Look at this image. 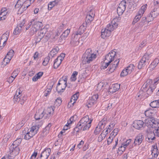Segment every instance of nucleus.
<instances>
[{"instance_id": "9b49d317", "label": "nucleus", "mask_w": 159, "mask_h": 159, "mask_svg": "<svg viewBox=\"0 0 159 159\" xmlns=\"http://www.w3.org/2000/svg\"><path fill=\"white\" fill-rule=\"evenodd\" d=\"M116 19L114 18L107 26L106 28L111 32L116 29L118 25V24L116 23Z\"/></svg>"}, {"instance_id": "20e7f679", "label": "nucleus", "mask_w": 159, "mask_h": 159, "mask_svg": "<svg viewBox=\"0 0 159 159\" xmlns=\"http://www.w3.org/2000/svg\"><path fill=\"white\" fill-rule=\"evenodd\" d=\"M149 59V54L147 53H145L139 62L138 65V69H141L144 67L146 65L148 64Z\"/></svg>"}, {"instance_id": "09e8293b", "label": "nucleus", "mask_w": 159, "mask_h": 159, "mask_svg": "<svg viewBox=\"0 0 159 159\" xmlns=\"http://www.w3.org/2000/svg\"><path fill=\"white\" fill-rule=\"evenodd\" d=\"M58 84V85H62V86L65 85L66 87V86H68L66 82H65V81L63 80V78L60 79Z\"/></svg>"}, {"instance_id": "473e14b6", "label": "nucleus", "mask_w": 159, "mask_h": 159, "mask_svg": "<svg viewBox=\"0 0 159 159\" xmlns=\"http://www.w3.org/2000/svg\"><path fill=\"white\" fill-rule=\"evenodd\" d=\"M159 63V57H157L155 59L154 61L151 63L150 65V67L152 68H155Z\"/></svg>"}, {"instance_id": "c85d7f7f", "label": "nucleus", "mask_w": 159, "mask_h": 159, "mask_svg": "<svg viewBox=\"0 0 159 159\" xmlns=\"http://www.w3.org/2000/svg\"><path fill=\"white\" fill-rule=\"evenodd\" d=\"M152 117L148 118L145 120L144 123L145 126H147L149 128H151Z\"/></svg>"}, {"instance_id": "5701e85b", "label": "nucleus", "mask_w": 159, "mask_h": 159, "mask_svg": "<svg viewBox=\"0 0 159 159\" xmlns=\"http://www.w3.org/2000/svg\"><path fill=\"white\" fill-rule=\"evenodd\" d=\"M154 110L150 108L147 110L145 111V115L148 118L153 117L152 116L154 115Z\"/></svg>"}, {"instance_id": "5fc2aeb1", "label": "nucleus", "mask_w": 159, "mask_h": 159, "mask_svg": "<svg viewBox=\"0 0 159 159\" xmlns=\"http://www.w3.org/2000/svg\"><path fill=\"white\" fill-rule=\"evenodd\" d=\"M104 61L105 62V63H104L101 66V69H105L110 65V63L109 62H107L105 60Z\"/></svg>"}, {"instance_id": "4be33fe9", "label": "nucleus", "mask_w": 159, "mask_h": 159, "mask_svg": "<svg viewBox=\"0 0 159 159\" xmlns=\"http://www.w3.org/2000/svg\"><path fill=\"white\" fill-rule=\"evenodd\" d=\"M151 128L159 129V120L152 117Z\"/></svg>"}, {"instance_id": "9d476101", "label": "nucleus", "mask_w": 159, "mask_h": 159, "mask_svg": "<svg viewBox=\"0 0 159 159\" xmlns=\"http://www.w3.org/2000/svg\"><path fill=\"white\" fill-rule=\"evenodd\" d=\"M92 121V120H90L88 123L87 124L79 121L78 124V125H79L80 129H82V130L83 131L88 130L91 127Z\"/></svg>"}, {"instance_id": "7ed1b4c3", "label": "nucleus", "mask_w": 159, "mask_h": 159, "mask_svg": "<svg viewBox=\"0 0 159 159\" xmlns=\"http://www.w3.org/2000/svg\"><path fill=\"white\" fill-rule=\"evenodd\" d=\"M89 50L86 51L84 54L83 56V62L84 64L89 63L96 57V55L90 53Z\"/></svg>"}, {"instance_id": "69168bd1", "label": "nucleus", "mask_w": 159, "mask_h": 159, "mask_svg": "<svg viewBox=\"0 0 159 159\" xmlns=\"http://www.w3.org/2000/svg\"><path fill=\"white\" fill-rule=\"evenodd\" d=\"M25 122V121L22 120L17 125V127L19 129H20L24 125Z\"/></svg>"}, {"instance_id": "b1692460", "label": "nucleus", "mask_w": 159, "mask_h": 159, "mask_svg": "<svg viewBox=\"0 0 159 159\" xmlns=\"http://www.w3.org/2000/svg\"><path fill=\"white\" fill-rule=\"evenodd\" d=\"M33 25L35 28L38 30H40L43 27V24L41 22L36 21L34 22L33 24Z\"/></svg>"}, {"instance_id": "de8ad7c7", "label": "nucleus", "mask_w": 159, "mask_h": 159, "mask_svg": "<svg viewBox=\"0 0 159 159\" xmlns=\"http://www.w3.org/2000/svg\"><path fill=\"white\" fill-rule=\"evenodd\" d=\"M147 6V5L146 4L142 6L141 9L138 12L143 15L144 12L145 11L146 9Z\"/></svg>"}, {"instance_id": "393cba45", "label": "nucleus", "mask_w": 159, "mask_h": 159, "mask_svg": "<svg viewBox=\"0 0 159 159\" xmlns=\"http://www.w3.org/2000/svg\"><path fill=\"white\" fill-rule=\"evenodd\" d=\"M79 95V93L78 92L76 93L73 95L72 97V98L70 99V101L68 103V105H71V104H73L77 99Z\"/></svg>"}, {"instance_id": "a18cd8bd", "label": "nucleus", "mask_w": 159, "mask_h": 159, "mask_svg": "<svg viewBox=\"0 0 159 159\" xmlns=\"http://www.w3.org/2000/svg\"><path fill=\"white\" fill-rule=\"evenodd\" d=\"M158 151L157 147L156 146H154V149L152 151V156H154V157L153 158L155 159L158 156V154L157 153H155L154 152L156 151L157 152V151Z\"/></svg>"}, {"instance_id": "f03ea898", "label": "nucleus", "mask_w": 159, "mask_h": 159, "mask_svg": "<svg viewBox=\"0 0 159 159\" xmlns=\"http://www.w3.org/2000/svg\"><path fill=\"white\" fill-rule=\"evenodd\" d=\"M14 145H11L10 148L9 153L7 154L5 156V157L9 159H13L19 153V148L16 146Z\"/></svg>"}, {"instance_id": "13d9d810", "label": "nucleus", "mask_w": 159, "mask_h": 159, "mask_svg": "<svg viewBox=\"0 0 159 159\" xmlns=\"http://www.w3.org/2000/svg\"><path fill=\"white\" fill-rule=\"evenodd\" d=\"M70 32V30L67 29L65 30L61 34L64 37L66 38L68 36Z\"/></svg>"}, {"instance_id": "4d7b16f0", "label": "nucleus", "mask_w": 159, "mask_h": 159, "mask_svg": "<svg viewBox=\"0 0 159 159\" xmlns=\"http://www.w3.org/2000/svg\"><path fill=\"white\" fill-rule=\"evenodd\" d=\"M65 39L66 38L61 35L58 40V43L59 44L63 43Z\"/></svg>"}, {"instance_id": "4c0bfd02", "label": "nucleus", "mask_w": 159, "mask_h": 159, "mask_svg": "<svg viewBox=\"0 0 159 159\" xmlns=\"http://www.w3.org/2000/svg\"><path fill=\"white\" fill-rule=\"evenodd\" d=\"M23 1H21V0H18L15 5V7L16 8H20V10H22V9L20 8L21 6H23Z\"/></svg>"}, {"instance_id": "bb28decb", "label": "nucleus", "mask_w": 159, "mask_h": 159, "mask_svg": "<svg viewBox=\"0 0 159 159\" xmlns=\"http://www.w3.org/2000/svg\"><path fill=\"white\" fill-rule=\"evenodd\" d=\"M66 88L65 85L62 86V85H58V84H57L56 87V90L58 93H60L63 92L65 90Z\"/></svg>"}, {"instance_id": "1a4fd4ad", "label": "nucleus", "mask_w": 159, "mask_h": 159, "mask_svg": "<svg viewBox=\"0 0 159 159\" xmlns=\"http://www.w3.org/2000/svg\"><path fill=\"white\" fill-rule=\"evenodd\" d=\"M133 126L137 129H141L144 127V123L142 120H135L134 122Z\"/></svg>"}, {"instance_id": "37998d69", "label": "nucleus", "mask_w": 159, "mask_h": 159, "mask_svg": "<svg viewBox=\"0 0 159 159\" xmlns=\"http://www.w3.org/2000/svg\"><path fill=\"white\" fill-rule=\"evenodd\" d=\"M89 120V117L88 116H86L84 117H83L81 120L80 121L81 122L85 123L86 124L88 123Z\"/></svg>"}, {"instance_id": "a211bd4d", "label": "nucleus", "mask_w": 159, "mask_h": 159, "mask_svg": "<svg viewBox=\"0 0 159 159\" xmlns=\"http://www.w3.org/2000/svg\"><path fill=\"white\" fill-rule=\"evenodd\" d=\"M111 32L105 28V29H102L101 31V36L102 38L104 39L106 37H109L110 36Z\"/></svg>"}, {"instance_id": "f257e3e1", "label": "nucleus", "mask_w": 159, "mask_h": 159, "mask_svg": "<svg viewBox=\"0 0 159 159\" xmlns=\"http://www.w3.org/2000/svg\"><path fill=\"white\" fill-rule=\"evenodd\" d=\"M159 82V77L154 81L149 79L147 80L142 87L141 90L139 91L138 97H143L144 94L147 93L148 94L150 95L155 90L157 83Z\"/></svg>"}, {"instance_id": "6ab92c4d", "label": "nucleus", "mask_w": 159, "mask_h": 159, "mask_svg": "<svg viewBox=\"0 0 159 159\" xmlns=\"http://www.w3.org/2000/svg\"><path fill=\"white\" fill-rule=\"evenodd\" d=\"M20 91L19 89H17L16 91V95L13 98V101L15 103L19 102L20 99Z\"/></svg>"}, {"instance_id": "052dcab7", "label": "nucleus", "mask_w": 159, "mask_h": 159, "mask_svg": "<svg viewBox=\"0 0 159 159\" xmlns=\"http://www.w3.org/2000/svg\"><path fill=\"white\" fill-rule=\"evenodd\" d=\"M40 32L39 34L41 35H42L43 37H44V35L46 34V30L44 28H42L40 30Z\"/></svg>"}, {"instance_id": "a19ab883", "label": "nucleus", "mask_w": 159, "mask_h": 159, "mask_svg": "<svg viewBox=\"0 0 159 159\" xmlns=\"http://www.w3.org/2000/svg\"><path fill=\"white\" fill-rule=\"evenodd\" d=\"M125 147L122 145L118 148V151L117 152V153L119 155H121L125 151Z\"/></svg>"}, {"instance_id": "f3484780", "label": "nucleus", "mask_w": 159, "mask_h": 159, "mask_svg": "<svg viewBox=\"0 0 159 159\" xmlns=\"http://www.w3.org/2000/svg\"><path fill=\"white\" fill-rule=\"evenodd\" d=\"M120 88V84H112L111 87H109V92L110 93H113L117 91Z\"/></svg>"}, {"instance_id": "0eeeda50", "label": "nucleus", "mask_w": 159, "mask_h": 159, "mask_svg": "<svg viewBox=\"0 0 159 159\" xmlns=\"http://www.w3.org/2000/svg\"><path fill=\"white\" fill-rule=\"evenodd\" d=\"M116 53L114 51H111L105 56L104 60L107 62H109L110 63H111L114 60Z\"/></svg>"}, {"instance_id": "ddd939ff", "label": "nucleus", "mask_w": 159, "mask_h": 159, "mask_svg": "<svg viewBox=\"0 0 159 159\" xmlns=\"http://www.w3.org/2000/svg\"><path fill=\"white\" fill-rule=\"evenodd\" d=\"M9 33V32H7L2 35L0 40V45L2 43L3 47L5 45L8 38Z\"/></svg>"}, {"instance_id": "e2e57ef3", "label": "nucleus", "mask_w": 159, "mask_h": 159, "mask_svg": "<svg viewBox=\"0 0 159 159\" xmlns=\"http://www.w3.org/2000/svg\"><path fill=\"white\" fill-rule=\"evenodd\" d=\"M26 99L27 97L25 96H24L23 97H22L21 99L20 97V101L18 102H20L21 104L22 105L24 104L25 101L26 100Z\"/></svg>"}, {"instance_id": "79ce46f5", "label": "nucleus", "mask_w": 159, "mask_h": 159, "mask_svg": "<svg viewBox=\"0 0 159 159\" xmlns=\"http://www.w3.org/2000/svg\"><path fill=\"white\" fill-rule=\"evenodd\" d=\"M106 121L105 120H102L98 124V126L99 127L102 129V130L105 127V125H106Z\"/></svg>"}, {"instance_id": "cd10ccee", "label": "nucleus", "mask_w": 159, "mask_h": 159, "mask_svg": "<svg viewBox=\"0 0 159 159\" xmlns=\"http://www.w3.org/2000/svg\"><path fill=\"white\" fill-rule=\"evenodd\" d=\"M150 106L152 108L159 107V99L152 102L150 104Z\"/></svg>"}, {"instance_id": "f8f14e48", "label": "nucleus", "mask_w": 159, "mask_h": 159, "mask_svg": "<svg viewBox=\"0 0 159 159\" xmlns=\"http://www.w3.org/2000/svg\"><path fill=\"white\" fill-rule=\"evenodd\" d=\"M54 107H48L46 110L44 111L45 119L49 118L53 114L54 112Z\"/></svg>"}, {"instance_id": "774afa93", "label": "nucleus", "mask_w": 159, "mask_h": 159, "mask_svg": "<svg viewBox=\"0 0 159 159\" xmlns=\"http://www.w3.org/2000/svg\"><path fill=\"white\" fill-rule=\"evenodd\" d=\"M32 137L30 136V133H29V132H28L24 136V139L26 140H28Z\"/></svg>"}, {"instance_id": "7c9ffc66", "label": "nucleus", "mask_w": 159, "mask_h": 159, "mask_svg": "<svg viewBox=\"0 0 159 159\" xmlns=\"http://www.w3.org/2000/svg\"><path fill=\"white\" fill-rule=\"evenodd\" d=\"M59 57H58L54 61L53 64V67L54 69L57 68L60 66L61 62V61H58V59L59 58Z\"/></svg>"}, {"instance_id": "3c124183", "label": "nucleus", "mask_w": 159, "mask_h": 159, "mask_svg": "<svg viewBox=\"0 0 159 159\" xmlns=\"http://www.w3.org/2000/svg\"><path fill=\"white\" fill-rule=\"evenodd\" d=\"M31 4H29V3H25V5H26V6H25V1L24 2V4L23 6H21V9H22V10L25 11L27 9V8L30 6Z\"/></svg>"}, {"instance_id": "4468645a", "label": "nucleus", "mask_w": 159, "mask_h": 159, "mask_svg": "<svg viewBox=\"0 0 159 159\" xmlns=\"http://www.w3.org/2000/svg\"><path fill=\"white\" fill-rule=\"evenodd\" d=\"M143 140V135L141 134H139L135 138L133 146H135L137 145H139L142 143Z\"/></svg>"}, {"instance_id": "6e6552de", "label": "nucleus", "mask_w": 159, "mask_h": 159, "mask_svg": "<svg viewBox=\"0 0 159 159\" xmlns=\"http://www.w3.org/2000/svg\"><path fill=\"white\" fill-rule=\"evenodd\" d=\"M51 152L50 148L45 149L41 153L39 159H47Z\"/></svg>"}, {"instance_id": "e433bc0d", "label": "nucleus", "mask_w": 159, "mask_h": 159, "mask_svg": "<svg viewBox=\"0 0 159 159\" xmlns=\"http://www.w3.org/2000/svg\"><path fill=\"white\" fill-rule=\"evenodd\" d=\"M78 72L76 71H74L73 72L70 80L71 81H75L76 80V76L78 75Z\"/></svg>"}, {"instance_id": "0e129e2a", "label": "nucleus", "mask_w": 159, "mask_h": 159, "mask_svg": "<svg viewBox=\"0 0 159 159\" xmlns=\"http://www.w3.org/2000/svg\"><path fill=\"white\" fill-rule=\"evenodd\" d=\"M25 24V20H23L20 23H19L18 25H17V26L22 29L23 27H24V25Z\"/></svg>"}, {"instance_id": "39448f33", "label": "nucleus", "mask_w": 159, "mask_h": 159, "mask_svg": "<svg viewBox=\"0 0 159 159\" xmlns=\"http://www.w3.org/2000/svg\"><path fill=\"white\" fill-rule=\"evenodd\" d=\"M126 0H123L119 4L117 9V13L119 16L122 15L125 11L126 7Z\"/></svg>"}, {"instance_id": "49530a36", "label": "nucleus", "mask_w": 159, "mask_h": 159, "mask_svg": "<svg viewBox=\"0 0 159 159\" xmlns=\"http://www.w3.org/2000/svg\"><path fill=\"white\" fill-rule=\"evenodd\" d=\"M14 51L12 49H11L9 50V52L7 53L6 55V57L9 56L8 58L11 59L13 57L14 55Z\"/></svg>"}, {"instance_id": "ea45409f", "label": "nucleus", "mask_w": 159, "mask_h": 159, "mask_svg": "<svg viewBox=\"0 0 159 159\" xmlns=\"http://www.w3.org/2000/svg\"><path fill=\"white\" fill-rule=\"evenodd\" d=\"M39 129V125L33 126L30 129V130L36 134L38 132V130Z\"/></svg>"}, {"instance_id": "864d4df0", "label": "nucleus", "mask_w": 159, "mask_h": 159, "mask_svg": "<svg viewBox=\"0 0 159 159\" xmlns=\"http://www.w3.org/2000/svg\"><path fill=\"white\" fill-rule=\"evenodd\" d=\"M129 74L126 69H124L120 74L121 77H124Z\"/></svg>"}, {"instance_id": "423d86ee", "label": "nucleus", "mask_w": 159, "mask_h": 159, "mask_svg": "<svg viewBox=\"0 0 159 159\" xmlns=\"http://www.w3.org/2000/svg\"><path fill=\"white\" fill-rule=\"evenodd\" d=\"M156 130H157V129H155L153 131H147V137L146 138V141L149 142H152V141L155 139V136H157L156 134L158 131H156Z\"/></svg>"}, {"instance_id": "dca6fc26", "label": "nucleus", "mask_w": 159, "mask_h": 159, "mask_svg": "<svg viewBox=\"0 0 159 159\" xmlns=\"http://www.w3.org/2000/svg\"><path fill=\"white\" fill-rule=\"evenodd\" d=\"M43 117L45 118L44 111H42L41 110H38L37 111L34 116L35 119L36 120L41 119Z\"/></svg>"}, {"instance_id": "bf43d9fd", "label": "nucleus", "mask_w": 159, "mask_h": 159, "mask_svg": "<svg viewBox=\"0 0 159 159\" xmlns=\"http://www.w3.org/2000/svg\"><path fill=\"white\" fill-rule=\"evenodd\" d=\"M43 37L42 35H41L39 34L35 38V43H36L39 42L43 38Z\"/></svg>"}, {"instance_id": "a878e982", "label": "nucleus", "mask_w": 159, "mask_h": 159, "mask_svg": "<svg viewBox=\"0 0 159 159\" xmlns=\"http://www.w3.org/2000/svg\"><path fill=\"white\" fill-rule=\"evenodd\" d=\"M159 14V8H154L152 11L150 12V15L151 17L155 18Z\"/></svg>"}, {"instance_id": "338daca9", "label": "nucleus", "mask_w": 159, "mask_h": 159, "mask_svg": "<svg viewBox=\"0 0 159 159\" xmlns=\"http://www.w3.org/2000/svg\"><path fill=\"white\" fill-rule=\"evenodd\" d=\"M11 59H10L9 58H7V59L4 58L3 60V64H4L5 65H7L10 62Z\"/></svg>"}, {"instance_id": "412c9836", "label": "nucleus", "mask_w": 159, "mask_h": 159, "mask_svg": "<svg viewBox=\"0 0 159 159\" xmlns=\"http://www.w3.org/2000/svg\"><path fill=\"white\" fill-rule=\"evenodd\" d=\"M98 96L97 94L94 95L92 97L91 99L89 100V103L87 106L88 108L90 107L91 105H93V103L98 98Z\"/></svg>"}, {"instance_id": "c756f323", "label": "nucleus", "mask_w": 159, "mask_h": 159, "mask_svg": "<svg viewBox=\"0 0 159 159\" xmlns=\"http://www.w3.org/2000/svg\"><path fill=\"white\" fill-rule=\"evenodd\" d=\"M93 17H92L90 15H87L86 17L85 22H84L87 25L90 24L91 21L93 20Z\"/></svg>"}, {"instance_id": "aec40b11", "label": "nucleus", "mask_w": 159, "mask_h": 159, "mask_svg": "<svg viewBox=\"0 0 159 159\" xmlns=\"http://www.w3.org/2000/svg\"><path fill=\"white\" fill-rule=\"evenodd\" d=\"M119 62V61L118 59V60H116L111 63L110 65L109 71L112 72L115 70L116 67L118 66Z\"/></svg>"}, {"instance_id": "6e6d98bb", "label": "nucleus", "mask_w": 159, "mask_h": 159, "mask_svg": "<svg viewBox=\"0 0 159 159\" xmlns=\"http://www.w3.org/2000/svg\"><path fill=\"white\" fill-rule=\"evenodd\" d=\"M118 132V129L117 128H116L114 129L113 131L111 133L110 135L111 136V137H112L113 136L115 137L117 135Z\"/></svg>"}, {"instance_id": "680f3d73", "label": "nucleus", "mask_w": 159, "mask_h": 159, "mask_svg": "<svg viewBox=\"0 0 159 159\" xmlns=\"http://www.w3.org/2000/svg\"><path fill=\"white\" fill-rule=\"evenodd\" d=\"M88 25L86 23H85L84 22L83 23L82 25H81L79 29L80 30H83L84 31L86 29V27L87 25Z\"/></svg>"}, {"instance_id": "c03bdc74", "label": "nucleus", "mask_w": 159, "mask_h": 159, "mask_svg": "<svg viewBox=\"0 0 159 159\" xmlns=\"http://www.w3.org/2000/svg\"><path fill=\"white\" fill-rule=\"evenodd\" d=\"M21 141L22 139L21 138H17L16 140L14 142L12 145H14V146L15 145V146H18L20 144L21 142Z\"/></svg>"}, {"instance_id": "58836bf2", "label": "nucleus", "mask_w": 159, "mask_h": 159, "mask_svg": "<svg viewBox=\"0 0 159 159\" xmlns=\"http://www.w3.org/2000/svg\"><path fill=\"white\" fill-rule=\"evenodd\" d=\"M142 15H143L139 13L138 12V14L135 17V18L132 22V23L133 24H134L137 23L139 20Z\"/></svg>"}, {"instance_id": "72a5a7b5", "label": "nucleus", "mask_w": 159, "mask_h": 159, "mask_svg": "<svg viewBox=\"0 0 159 159\" xmlns=\"http://www.w3.org/2000/svg\"><path fill=\"white\" fill-rule=\"evenodd\" d=\"M59 50V48L58 47L53 48L49 53V55H50L52 57H53L58 52Z\"/></svg>"}, {"instance_id": "c9c22d12", "label": "nucleus", "mask_w": 159, "mask_h": 159, "mask_svg": "<svg viewBox=\"0 0 159 159\" xmlns=\"http://www.w3.org/2000/svg\"><path fill=\"white\" fill-rule=\"evenodd\" d=\"M135 68V66L134 64H130L128 67H127V69L129 74H130L134 70Z\"/></svg>"}, {"instance_id": "2eb2a0df", "label": "nucleus", "mask_w": 159, "mask_h": 159, "mask_svg": "<svg viewBox=\"0 0 159 159\" xmlns=\"http://www.w3.org/2000/svg\"><path fill=\"white\" fill-rule=\"evenodd\" d=\"M79 43V39L77 35L75 34H72L70 42V44L73 46H75L78 45Z\"/></svg>"}, {"instance_id": "8fccbe9b", "label": "nucleus", "mask_w": 159, "mask_h": 159, "mask_svg": "<svg viewBox=\"0 0 159 159\" xmlns=\"http://www.w3.org/2000/svg\"><path fill=\"white\" fill-rule=\"evenodd\" d=\"M38 30L32 25L31 28L30 29V31L29 32L30 35H32L34 34Z\"/></svg>"}, {"instance_id": "603ef678", "label": "nucleus", "mask_w": 159, "mask_h": 159, "mask_svg": "<svg viewBox=\"0 0 159 159\" xmlns=\"http://www.w3.org/2000/svg\"><path fill=\"white\" fill-rule=\"evenodd\" d=\"M21 30V28H20L17 25V27L15 28L13 34L15 35L18 34L20 33Z\"/></svg>"}, {"instance_id": "f704fd0d", "label": "nucleus", "mask_w": 159, "mask_h": 159, "mask_svg": "<svg viewBox=\"0 0 159 159\" xmlns=\"http://www.w3.org/2000/svg\"><path fill=\"white\" fill-rule=\"evenodd\" d=\"M147 23V18L145 17H143L141 20L140 22L139 23V25L140 27H142Z\"/></svg>"}, {"instance_id": "2f4dec72", "label": "nucleus", "mask_w": 159, "mask_h": 159, "mask_svg": "<svg viewBox=\"0 0 159 159\" xmlns=\"http://www.w3.org/2000/svg\"><path fill=\"white\" fill-rule=\"evenodd\" d=\"M51 126V124L50 123L48 124L45 128L43 129V134H41L43 136H45L46 134L48 133L50 128Z\"/></svg>"}]
</instances>
